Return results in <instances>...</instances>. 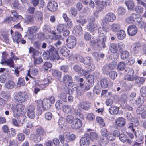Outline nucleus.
Segmentation results:
<instances>
[{"label": "nucleus", "mask_w": 146, "mask_h": 146, "mask_svg": "<svg viewBox=\"0 0 146 146\" xmlns=\"http://www.w3.org/2000/svg\"><path fill=\"white\" fill-rule=\"evenodd\" d=\"M73 69L75 72H78L81 73L84 70L82 69V66L81 65H78L77 64L75 65L73 67Z\"/></svg>", "instance_id": "42"}, {"label": "nucleus", "mask_w": 146, "mask_h": 146, "mask_svg": "<svg viewBox=\"0 0 146 146\" xmlns=\"http://www.w3.org/2000/svg\"><path fill=\"white\" fill-rule=\"evenodd\" d=\"M28 30L31 34H33L38 31V29L37 27L34 26L29 27L28 28Z\"/></svg>", "instance_id": "61"}, {"label": "nucleus", "mask_w": 146, "mask_h": 146, "mask_svg": "<svg viewBox=\"0 0 146 146\" xmlns=\"http://www.w3.org/2000/svg\"><path fill=\"white\" fill-rule=\"evenodd\" d=\"M65 141L67 142H69L71 141L74 140L76 137L75 135L73 134L71 135L68 132L64 133Z\"/></svg>", "instance_id": "15"}, {"label": "nucleus", "mask_w": 146, "mask_h": 146, "mask_svg": "<svg viewBox=\"0 0 146 146\" xmlns=\"http://www.w3.org/2000/svg\"><path fill=\"white\" fill-rule=\"evenodd\" d=\"M15 86V83L12 81H8L5 84L6 88L9 89L13 88Z\"/></svg>", "instance_id": "43"}, {"label": "nucleus", "mask_w": 146, "mask_h": 146, "mask_svg": "<svg viewBox=\"0 0 146 146\" xmlns=\"http://www.w3.org/2000/svg\"><path fill=\"white\" fill-rule=\"evenodd\" d=\"M106 28L103 26H100L98 28V36H106Z\"/></svg>", "instance_id": "21"}, {"label": "nucleus", "mask_w": 146, "mask_h": 146, "mask_svg": "<svg viewBox=\"0 0 146 146\" xmlns=\"http://www.w3.org/2000/svg\"><path fill=\"white\" fill-rule=\"evenodd\" d=\"M26 117L23 115H19L17 117V120L19 123L23 124L25 123Z\"/></svg>", "instance_id": "51"}, {"label": "nucleus", "mask_w": 146, "mask_h": 146, "mask_svg": "<svg viewBox=\"0 0 146 146\" xmlns=\"http://www.w3.org/2000/svg\"><path fill=\"white\" fill-rule=\"evenodd\" d=\"M100 84L101 87L102 88H107L109 84L108 80L105 78L101 79L100 81Z\"/></svg>", "instance_id": "38"}, {"label": "nucleus", "mask_w": 146, "mask_h": 146, "mask_svg": "<svg viewBox=\"0 0 146 146\" xmlns=\"http://www.w3.org/2000/svg\"><path fill=\"white\" fill-rule=\"evenodd\" d=\"M90 143L88 134H85L84 136L80 139V146H89Z\"/></svg>", "instance_id": "9"}, {"label": "nucleus", "mask_w": 146, "mask_h": 146, "mask_svg": "<svg viewBox=\"0 0 146 146\" xmlns=\"http://www.w3.org/2000/svg\"><path fill=\"white\" fill-rule=\"evenodd\" d=\"M34 17L36 21L40 22L42 21L43 19V14L41 11H37L35 13Z\"/></svg>", "instance_id": "23"}, {"label": "nucleus", "mask_w": 146, "mask_h": 146, "mask_svg": "<svg viewBox=\"0 0 146 146\" xmlns=\"http://www.w3.org/2000/svg\"><path fill=\"white\" fill-rule=\"evenodd\" d=\"M125 72L127 75L131 76L133 75L134 73V70L131 68L127 67L125 70Z\"/></svg>", "instance_id": "53"}, {"label": "nucleus", "mask_w": 146, "mask_h": 146, "mask_svg": "<svg viewBox=\"0 0 146 146\" xmlns=\"http://www.w3.org/2000/svg\"><path fill=\"white\" fill-rule=\"evenodd\" d=\"M118 13L119 15H123L126 12L125 8L121 6H119L117 9Z\"/></svg>", "instance_id": "57"}, {"label": "nucleus", "mask_w": 146, "mask_h": 146, "mask_svg": "<svg viewBox=\"0 0 146 146\" xmlns=\"http://www.w3.org/2000/svg\"><path fill=\"white\" fill-rule=\"evenodd\" d=\"M129 53L127 51H124L121 53V58L122 59L125 60L129 57Z\"/></svg>", "instance_id": "50"}, {"label": "nucleus", "mask_w": 146, "mask_h": 146, "mask_svg": "<svg viewBox=\"0 0 146 146\" xmlns=\"http://www.w3.org/2000/svg\"><path fill=\"white\" fill-rule=\"evenodd\" d=\"M106 39V36H98L95 40L92 39L90 42L93 44H96L97 46L100 47L105 48L106 47L105 43Z\"/></svg>", "instance_id": "1"}, {"label": "nucleus", "mask_w": 146, "mask_h": 146, "mask_svg": "<svg viewBox=\"0 0 146 146\" xmlns=\"http://www.w3.org/2000/svg\"><path fill=\"white\" fill-rule=\"evenodd\" d=\"M92 59L91 57L87 56L85 58L84 64L86 65H90L92 63Z\"/></svg>", "instance_id": "58"}, {"label": "nucleus", "mask_w": 146, "mask_h": 146, "mask_svg": "<svg viewBox=\"0 0 146 146\" xmlns=\"http://www.w3.org/2000/svg\"><path fill=\"white\" fill-rule=\"evenodd\" d=\"M136 138V140L138 142H143V134L141 132L137 131L134 132Z\"/></svg>", "instance_id": "26"}, {"label": "nucleus", "mask_w": 146, "mask_h": 146, "mask_svg": "<svg viewBox=\"0 0 146 146\" xmlns=\"http://www.w3.org/2000/svg\"><path fill=\"white\" fill-rule=\"evenodd\" d=\"M52 67V64L50 62H46L42 66V68L45 70H48L49 68Z\"/></svg>", "instance_id": "52"}, {"label": "nucleus", "mask_w": 146, "mask_h": 146, "mask_svg": "<svg viewBox=\"0 0 146 146\" xmlns=\"http://www.w3.org/2000/svg\"><path fill=\"white\" fill-rule=\"evenodd\" d=\"M25 84V82L24 79L21 77L19 78L18 80V86L20 87L21 86H24Z\"/></svg>", "instance_id": "63"}, {"label": "nucleus", "mask_w": 146, "mask_h": 146, "mask_svg": "<svg viewBox=\"0 0 146 146\" xmlns=\"http://www.w3.org/2000/svg\"><path fill=\"white\" fill-rule=\"evenodd\" d=\"M47 51L51 55V60H53L54 62L56 60H59L60 59L58 52L55 50V48L52 45H50Z\"/></svg>", "instance_id": "2"}, {"label": "nucleus", "mask_w": 146, "mask_h": 146, "mask_svg": "<svg viewBox=\"0 0 146 146\" xmlns=\"http://www.w3.org/2000/svg\"><path fill=\"white\" fill-rule=\"evenodd\" d=\"M134 10L136 13L139 14L142 13L143 11V8L139 5L136 6L134 8Z\"/></svg>", "instance_id": "55"}, {"label": "nucleus", "mask_w": 146, "mask_h": 146, "mask_svg": "<svg viewBox=\"0 0 146 146\" xmlns=\"http://www.w3.org/2000/svg\"><path fill=\"white\" fill-rule=\"evenodd\" d=\"M120 28V26L117 24H113L111 27V28L112 31L113 32H116Z\"/></svg>", "instance_id": "54"}, {"label": "nucleus", "mask_w": 146, "mask_h": 146, "mask_svg": "<svg viewBox=\"0 0 146 146\" xmlns=\"http://www.w3.org/2000/svg\"><path fill=\"white\" fill-rule=\"evenodd\" d=\"M132 122L131 125L129 126L128 127L132 130L133 132H134L135 131V129L133 126V124H134L135 126H137L139 124V123L138 119L136 118H133L132 119Z\"/></svg>", "instance_id": "32"}, {"label": "nucleus", "mask_w": 146, "mask_h": 146, "mask_svg": "<svg viewBox=\"0 0 146 146\" xmlns=\"http://www.w3.org/2000/svg\"><path fill=\"white\" fill-rule=\"evenodd\" d=\"M96 5V9L97 12H100L104 9L103 1H99L97 0L95 1Z\"/></svg>", "instance_id": "18"}, {"label": "nucleus", "mask_w": 146, "mask_h": 146, "mask_svg": "<svg viewBox=\"0 0 146 146\" xmlns=\"http://www.w3.org/2000/svg\"><path fill=\"white\" fill-rule=\"evenodd\" d=\"M21 37V35L20 33L18 32H15L12 36V39L14 42L18 44L20 42V39Z\"/></svg>", "instance_id": "20"}, {"label": "nucleus", "mask_w": 146, "mask_h": 146, "mask_svg": "<svg viewBox=\"0 0 146 146\" xmlns=\"http://www.w3.org/2000/svg\"><path fill=\"white\" fill-rule=\"evenodd\" d=\"M117 46L118 49V48L119 51L120 52H121L125 48L124 43L122 42L118 43Z\"/></svg>", "instance_id": "64"}, {"label": "nucleus", "mask_w": 146, "mask_h": 146, "mask_svg": "<svg viewBox=\"0 0 146 146\" xmlns=\"http://www.w3.org/2000/svg\"><path fill=\"white\" fill-rule=\"evenodd\" d=\"M25 22L27 24H33L34 23V17L29 15H26Z\"/></svg>", "instance_id": "31"}, {"label": "nucleus", "mask_w": 146, "mask_h": 146, "mask_svg": "<svg viewBox=\"0 0 146 146\" xmlns=\"http://www.w3.org/2000/svg\"><path fill=\"white\" fill-rule=\"evenodd\" d=\"M87 82L85 86L84 90L88 91L90 89V87L93 86L94 83V77L93 75H89L87 78Z\"/></svg>", "instance_id": "5"}, {"label": "nucleus", "mask_w": 146, "mask_h": 146, "mask_svg": "<svg viewBox=\"0 0 146 146\" xmlns=\"http://www.w3.org/2000/svg\"><path fill=\"white\" fill-rule=\"evenodd\" d=\"M79 106L82 109L85 110H89L91 107L90 104L88 101H86L80 102Z\"/></svg>", "instance_id": "16"}, {"label": "nucleus", "mask_w": 146, "mask_h": 146, "mask_svg": "<svg viewBox=\"0 0 146 146\" xmlns=\"http://www.w3.org/2000/svg\"><path fill=\"white\" fill-rule=\"evenodd\" d=\"M75 31V34L77 36H80L83 33V29L82 27L80 25H76L74 28Z\"/></svg>", "instance_id": "24"}, {"label": "nucleus", "mask_w": 146, "mask_h": 146, "mask_svg": "<svg viewBox=\"0 0 146 146\" xmlns=\"http://www.w3.org/2000/svg\"><path fill=\"white\" fill-rule=\"evenodd\" d=\"M82 125V122L81 120L76 118L75 119L72 125V127L75 129H78L81 128Z\"/></svg>", "instance_id": "12"}, {"label": "nucleus", "mask_w": 146, "mask_h": 146, "mask_svg": "<svg viewBox=\"0 0 146 146\" xmlns=\"http://www.w3.org/2000/svg\"><path fill=\"white\" fill-rule=\"evenodd\" d=\"M58 5L57 2L54 0H50L48 3L47 7L50 11H54L57 9Z\"/></svg>", "instance_id": "10"}, {"label": "nucleus", "mask_w": 146, "mask_h": 146, "mask_svg": "<svg viewBox=\"0 0 146 146\" xmlns=\"http://www.w3.org/2000/svg\"><path fill=\"white\" fill-rule=\"evenodd\" d=\"M29 53H32V56L35 59L39 53L38 51L36 50L32 47H30L29 48Z\"/></svg>", "instance_id": "37"}, {"label": "nucleus", "mask_w": 146, "mask_h": 146, "mask_svg": "<svg viewBox=\"0 0 146 146\" xmlns=\"http://www.w3.org/2000/svg\"><path fill=\"white\" fill-rule=\"evenodd\" d=\"M115 123L117 126L121 127L125 125V121L124 118L119 117L116 120Z\"/></svg>", "instance_id": "22"}, {"label": "nucleus", "mask_w": 146, "mask_h": 146, "mask_svg": "<svg viewBox=\"0 0 146 146\" xmlns=\"http://www.w3.org/2000/svg\"><path fill=\"white\" fill-rule=\"evenodd\" d=\"M109 50L113 53H116L118 51V46L117 44L114 43H111L109 46Z\"/></svg>", "instance_id": "25"}, {"label": "nucleus", "mask_w": 146, "mask_h": 146, "mask_svg": "<svg viewBox=\"0 0 146 146\" xmlns=\"http://www.w3.org/2000/svg\"><path fill=\"white\" fill-rule=\"evenodd\" d=\"M126 64L125 62L122 61L119 62L118 64L117 69L118 70L123 71L126 68Z\"/></svg>", "instance_id": "40"}, {"label": "nucleus", "mask_w": 146, "mask_h": 146, "mask_svg": "<svg viewBox=\"0 0 146 146\" xmlns=\"http://www.w3.org/2000/svg\"><path fill=\"white\" fill-rule=\"evenodd\" d=\"M96 26V25L93 22L90 23L88 26V28L90 31L91 32H93L95 30V28Z\"/></svg>", "instance_id": "45"}, {"label": "nucleus", "mask_w": 146, "mask_h": 146, "mask_svg": "<svg viewBox=\"0 0 146 146\" xmlns=\"http://www.w3.org/2000/svg\"><path fill=\"white\" fill-rule=\"evenodd\" d=\"M16 133L15 130L13 128H11L9 130L7 133L9 137H11L14 136L16 134Z\"/></svg>", "instance_id": "46"}, {"label": "nucleus", "mask_w": 146, "mask_h": 146, "mask_svg": "<svg viewBox=\"0 0 146 146\" xmlns=\"http://www.w3.org/2000/svg\"><path fill=\"white\" fill-rule=\"evenodd\" d=\"M35 87L34 88V92L36 94H37L38 92L40 91V89L39 88V87H42L41 86V85L39 84L36 81H35Z\"/></svg>", "instance_id": "49"}, {"label": "nucleus", "mask_w": 146, "mask_h": 146, "mask_svg": "<svg viewBox=\"0 0 146 146\" xmlns=\"http://www.w3.org/2000/svg\"><path fill=\"white\" fill-rule=\"evenodd\" d=\"M31 138L32 141L36 143L40 142L41 139L40 135L35 134H31Z\"/></svg>", "instance_id": "30"}, {"label": "nucleus", "mask_w": 146, "mask_h": 146, "mask_svg": "<svg viewBox=\"0 0 146 146\" xmlns=\"http://www.w3.org/2000/svg\"><path fill=\"white\" fill-rule=\"evenodd\" d=\"M140 46L139 44L135 43L133 44L131 46V51L133 54H136L138 52L139 48Z\"/></svg>", "instance_id": "19"}, {"label": "nucleus", "mask_w": 146, "mask_h": 146, "mask_svg": "<svg viewBox=\"0 0 146 146\" xmlns=\"http://www.w3.org/2000/svg\"><path fill=\"white\" fill-rule=\"evenodd\" d=\"M125 3L128 10L132 11L134 10L135 3L132 0H127L125 1Z\"/></svg>", "instance_id": "14"}, {"label": "nucleus", "mask_w": 146, "mask_h": 146, "mask_svg": "<svg viewBox=\"0 0 146 146\" xmlns=\"http://www.w3.org/2000/svg\"><path fill=\"white\" fill-rule=\"evenodd\" d=\"M137 27L134 25L129 26L127 29V32L129 35L131 36H134L137 33Z\"/></svg>", "instance_id": "11"}, {"label": "nucleus", "mask_w": 146, "mask_h": 146, "mask_svg": "<svg viewBox=\"0 0 146 146\" xmlns=\"http://www.w3.org/2000/svg\"><path fill=\"white\" fill-rule=\"evenodd\" d=\"M38 73V69L36 68H34L31 70L30 72L29 70H28L27 76L30 78L34 79V78L32 76L31 74L32 75L36 76L37 75Z\"/></svg>", "instance_id": "27"}, {"label": "nucleus", "mask_w": 146, "mask_h": 146, "mask_svg": "<svg viewBox=\"0 0 146 146\" xmlns=\"http://www.w3.org/2000/svg\"><path fill=\"white\" fill-rule=\"evenodd\" d=\"M60 53L63 56L67 57L69 56L70 52L66 47L63 46L60 50Z\"/></svg>", "instance_id": "33"}, {"label": "nucleus", "mask_w": 146, "mask_h": 146, "mask_svg": "<svg viewBox=\"0 0 146 146\" xmlns=\"http://www.w3.org/2000/svg\"><path fill=\"white\" fill-rule=\"evenodd\" d=\"M116 16L113 13H108L105 16L104 19L107 22H113L116 19Z\"/></svg>", "instance_id": "13"}, {"label": "nucleus", "mask_w": 146, "mask_h": 146, "mask_svg": "<svg viewBox=\"0 0 146 146\" xmlns=\"http://www.w3.org/2000/svg\"><path fill=\"white\" fill-rule=\"evenodd\" d=\"M38 106H40V107H42L45 110H47L50 108L51 105L48 99H44L42 101L39 100L38 101Z\"/></svg>", "instance_id": "8"}, {"label": "nucleus", "mask_w": 146, "mask_h": 146, "mask_svg": "<svg viewBox=\"0 0 146 146\" xmlns=\"http://www.w3.org/2000/svg\"><path fill=\"white\" fill-rule=\"evenodd\" d=\"M27 114L28 117L31 119H33L35 117V107L33 105H30L27 108Z\"/></svg>", "instance_id": "7"}, {"label": "nucleus", "mask_w": 146, "mask_h": 146, "mask_svg": "<svg viewBox=\"0 0 146 146\" xmlns=\"http://www.w3.org/2000/svg\"><path fill=\"white\" fill-rule=\"evenodd\" d=\"M135 77V83L138 85L143 84L146 80V78L143 77H138L136 76Z\"/></svg>", "instance_id": "29"}, {"label": "nucleus", "mask_w": 146, "mask_h": 146, "mask_svg": "<svg viewBox=\"0 0 146 146\" xmlns=\"http://www.w3.org/2000/svg\"><path fill=\"white\" fill-rule=\"evenodd\" d=\"M66 120L68 123H71L74 121V117L72 115L67 116L66 118Z\"/></svg>", "instance_id": "59"}, {"label": "nucleus", "mask_w": 146, "mask_h": 146, "mask_svg": "<svg viewBox=\"0 0 146 146\" xmlns=\"http://www.w3.org/2000/svg\"><path fill=\"white\" fill-rule=\"evenodd\" d=\"M1 63V64L5 63L7 65L11 67H13L14 66V62L12 58H10L6 60H5L4 61L2 60Z\"/></svg>", "instance_id": "35"}, {"label": "nucleus", "mask_w": 146, "mask_h": 146, "mask_svg": "<svg viewBox=\"0 0 146 146\" xmlns=\"http://www.w3.org/2000/svg\"><path fill=\"white\" fill-rule=\"evenodd\" d=\"M88 136L89 140L90 139L92 141L96 140L98 138V135L96 132H91L90 135L88 134Z\"/></svg>", "instance_id": "44"}, {"label": "nucleus", "mask_w": 146, "mask_h": 146, "mask_svg": "<svg viewBox=\"0 0 146 146\" xmlns=\"http://www.w3.org/2000/svg\"><path fill=\"white\" fill-rule=\"evenodd\" d=\"M63 81L66 84H71L73 82L72 77L70 75L67 74L65 75L63 77Z\"/></svg>", "instance_id": "28"}, {"label": "nucleus", "mask_w": 146, "mask_h": 146, "mask_svg": "<svg viewBox=\"0 0 146 146\" xmlns=\"http://www.w3.org/2000/svg\"><path fill=\"white\" fill-rule=\"evenodd\" d=\"M76 22L78 23L81 24L82 25L87 23L86 20L83 16H81L79 17L76 20Z\"/></svg>", "instance_id": "41"}, {"label": "nucleus", "mask_w": 146, "mask_h": 146, "mask_svg": "<svg viewBox=\"0 0 146 146\" xmlns=\"http://www.w3.org/2000/svg\"><path fill=\"white\" fill-rule=\"evenodd\" d=\"M28 95L25 92H19L16 93L15 98L17 102L22 103L26 101Z\"/></svg>", "instance_id": "4"}, {"label": "nucleus", "mask_w": 146, "mask_h": 146, "mask_svg": "<svg viewBox=\"0 0 146 146\" xmlns=\"http://www.w3.org/2000/svg\"><path fill=\"white\" fill-rule=\"evenodd\" d=\"M138 15L134 13L132 14L130 17H128L126 19L127 22L129 23H132L135 21Z\"/></svg>", "instance_id": "34"}, {"label": "nucleus", "mask_w": 146, "mask_h": 146, "mask_svg": "<svg viewBox=\"0 0 146 146\" xmlns=\"http://www.w3.org/2000/svg\"><path fill=\"white\" fill-rule=\"evenodd\" d=\"M110 113L112 115H116L119 112V108L116 106H111L109 109Z\"/></svg>", "instance_id": "17"}, {"label": "nucleus", "mask_w": 146, "mask_h": 146, "mask_svg": "<svg viewBox=\"0 0 146 146\" xmlns=\"http://www.w3.org/2000/svg\"><path fill=\"white\" fill-rule=\"evenodd\" d=\"M43 58L46 60L50 59L51 62H53V60L51 59V55L47 52H44L43 54Z\"/></svg>", "instance_id": "62"}, {"label": "nucleus", "mask_w": 146, "mask_h": 146, "mask_svg": "<svg viewBox=\"0 0 146 146\" xmlns=\"http://www.w3.org/2000/svg\"><path fill=\"white\" fill-rule=\"evenodd\" d=\"M125 33L123 30H120L118 31L117 37L118 39L123 40L125 38Z\"/></svg>", "instance_id": "36"}, {"label": "nucleus", "mask_w": 146, "mask_h": 146, "mask_svg": "<svg viewBox=\"0 0 146 146\" xmlns=\"http://www.w3.org/2000/svg\"><path fill=\"white\" fill-rule=\"evenodd\" d=\"M43 62L42 58L40 57H38L36 58H35L34 61V65L36 66L37 65L41 64Z\"/></svg>", "instance_id": "60"}, {"label": "nucleus", "mask_w": 146, "mask_h": 146, "mask_svg": "<svg viewBox=\"0 0 146 146\" xmlns=\"http://www.w3.org/2000/svg\"><path fill=\"white\" fill-rule=\"evenodd\" d=\"M66 45L69 48H73L75 46L76 41V38L74 36H70L68 37L66 40Z\"/></svg>", "instance_id": "6"}, {"label": "nucleus", "mask_w": 146, "mask_h": 146, "mask_svg": "<svg viewBox=\"0 0 146 146\" xmlns=\"http://www.w3.org/2000/svg\"><path fill=\"white\" fill-rule=\"evenodd\" d=\"M117 75V72L114 71H111L109 73V76L112 80H114L116 78Z\"/></svg>", "instance_id": "48"}, {"label": "nucleus", "mask_w": 146, "mask_h": 146, "mask_svg": "<svg viewBox=\"0 0 146 146\" xmlns=\"http://www.w3.org/2000/svg\"><path fill=\"white\" fill-rule=\"evenodd\" d=\"M11 108L13 112V116L16 117L21 113V112L24 110V106L20 104H17L16 105L15 104H13Z\"/></svg>", "instance_id": "3"}, {"label": "nucleus", "mask_w": 146, "mask_h": 146, "mask_svg": "<svg viewBox=\"0 0 146 146\" xmlns=\"http://www.w3.org/2000/svg\"><path fill=\"white\" fill-rule=\"evenodd\" d=\"M96 120L97 122L102 127H104L105 126V124L104 120L101 117H98L96 118Z\"/></svg>", "instance_id": "56"}, {"label": "nucleus", "mask_w": 146, "mask_h": 146, "mask_svg": "<svg viewBox=\"0 0 146 146\" xmlns=\"http://www.w3.org/2000/svg\"><path fill=\"white\" fill-rule=\"evenodd\" d=\"M63 111L66 113H69L71 112L72 109L70 106L64 105L62 106Z\"/></svg>", "instance_id": "47"}, {"label": "nucleus", "mask_w": 146, "mask_h": 146, "mask_svg": "<svg viewBox=\"0 0 146 146\" xmlns=\"http://www.w3.org/2000/svg\"><path fill=\"white\" fill-rule=\"evenodd\" d=\"M52 73L54 77L57 79L58 80H60L61 75V72L57 70H52Z\"/></svg>", "instance_id": "39"}]
</instances>
